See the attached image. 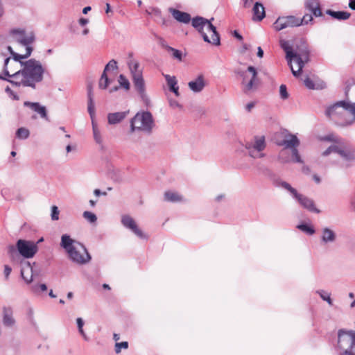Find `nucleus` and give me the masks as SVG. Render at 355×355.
<instances>
[{
  "label": "nucleus",
  "instance_id": "nucleus-1",
  "mask_svg": "<svg viewBox=\"0 0 355 355\" xmlns=\"http://www.w3.org/2000/svg\"><path fill=\"white\" fill-rule=\"evenodd\" d=\"M325 114L340 126H348L355 122V105L345 101H338L327 107Z\"/></svg>",
  "mask_w": 355,
  "mask_h": 355
},
{
  "label": "nucleus",
  "instance_id": "nucleus-2",
  "mask_svg": "<svg viewBox=\"0 0 355 355\" xmlns=\"http://www.w3.org/2000/svg\"><path fill=\"white\" fill-rule=\"evenodd\" d=\"M21 75L16 76L19 78V87H35L37 83L42 80L44 69L40 61L31 59L21 64Z\"/></svg>",
  "mask_w": 355,
  "mask_h": 355
},
{
  "label": "nucleus",
  "instance_id": "nucleus-3",
  "mask_svg": "<svg viewBox=\"0 0 355 355\" xmlns=\"http://www.w3.org/2000/svg\"><path fill=\"white\" fill-rule=\"evenodd\" d=\"M322 142L320 146L322 147V142L330 141L334 144L329 146L326 150L321 153L322 157H327L332 153H336L342 159V162L339 164L341 166H345V162H349L355 159V149L350 146L345 145L343 141L338 137L333 134L320 138Z\"/></svg>",
  "mask_w": 355,
  "mask_h": 355
},
{
  "label": "nucleus",
  "instance_id": "nucleus-4",
  "mask_svg": "<svg viewBox=\"0 0 355 355\" xmlns=\"http://www.w3.org/2000/svg\"><path fill=\"white\" fill-rule=\"evenodd\" d=\"M60 246L66 251L69 259L77 264H85L91 259V257L84 245L73 239L68 234L62 236Z\"/></svg>",
  "mask_w": 355,
  "mask_h": 355
},
{
  "label": "nucleus",
  "instance_id": "nucleus-5",
  "mask_svg": "<svg viewBox=\"0 0 355 355\" xmlns=\"http://www.w3.org/2000/svg\"><path fill=\"white\" fill-rule=\"evenodd\" d=\"M192 26L201 35L205 42L212 45H220V36L216 27L210 20L201 17H194L191 21Z\"/></svg>",
  "mask_w": 355,
  "mask_h": 355
},
{
  "label": "nucleus",
  "instance_id": "nucleus-6",
  "mask_svg": "<svg viewBox=\"0 0 355 355\" xmlns=\"http://www.w3.org/2000/svg\"><path fill=\"white\" fill-rule=\"evenodd\" d=\"M192 26L201 35L205 42L212 45H220V36L216 27L210 20L201 17H194L191 21Z\"/></svg>",
  "mask_w": 355,
  "mask_h": 355
},
{
  "label": "nucleus",
  "instance_id": "nucleus-7",
  "mask_svg": "<svg viewBox=\"0 0 355 355\" xmlns=\"http://www.w3.org/2000/svg\"><path fill=\"white\" fill-rule=\"evenodd\" d=\"M192 26L201 35L205 42L212 45H220V36L216 27L210 20L201 17H194L191 21Z\"/></svg>",
  "mask_w": 355,
  "mask_h": 355
},
{
  "label": "nucleus",
  "instance_id": "nucleus-8",
  "mask_svg": "<svg viewBox=\"0 0 355 355\" xmlns=\"http://www.w3.org/2000/svg\"><path fill=\"white\" fill-rule=\"evenodd\" d=\"M280 46L286 52V58L290 66L292 73L294 76L299 77L301 75L304 63L307 61L306 53L299 54L293 51L289 42L286 40H281Z\"/></svg>",
  "mask_w": 355,
  "mask_h": 355
},
{
  "label": "nucleus",
  "instance_id": "nucleus-9",
  "mask_svg": "<svg viewBox=\"0 0 355 355\" xmlns=\"http://www.w3.org/2000/svg\"><path fill=\"white\" fill-rule=\"evenodd\" d=\"M155 126L153 117L148 111L138 112L130 121V132L149 134Z\"/></svg>",
  "mask_w": 355,
  "mask_h": 355
},
{
  "label": "nucleus",
  "instance_id": "nucleus-10",
  "mask_svg": "<svg viewBox=\"0 0 355 355\" xmlns=\"http://www.w3.org/2000/svg\"><path fill=\"white\" fill-rule=\"evenodd\" d=\"M336 348L340 352L339 355H355V330L338 329Z\"/></svg>",
  "mask_w": 355,
  "mask_h": 355
},
{
  "label": "nucleus",
  "instance_id": "nucleus-11",
  "mask_svg": "<svg viewBox=\"0 0 355 355\" xmlns=\"http://www.w3.org/2000/svg\"><path fill=\"white\" fill-rule=\"evenodd\" d=\"M8 49L12 55L13 59L10 60V58H8L5 60L3 69L4 73L11 78V79L8 80V81L15 86H18L19 83V78H17L16 76H18L19 74L21 75V64L24 63L21 62V60L26 58L27 57H21L23 56L22 54L15 53L10 46H8Z\"/></svg>",
  "mask_w": 355,
  "mask_h": 355
},
{
  "label": "nucleus",
  "instance_id": "nucleus-12",
  "mask_svg": "<svg viewBox=\"0 0 355 355\" xmlns=\"http://www.w3.org/2000/svg\"><path fill=\"white\" fill-rule=\"evenodd\" d=\"M10 34L13 40L26 47V52L22 54V57H29L33 51L31 44L35 40L34 33L32 31L26 32L24 29L17 28L12 30Z\"/></svg>",
  "mask_w": 355,
  "mask_h": 355
},
{
  "label": "nucleus",
  "instance_id": "nucleus-13",
  "mask_svg": "<svg viewBox=\"0 0 355 355\" xmlns=\"http://www.w3.org/2000/svg\"><path fill=\"white\" fill-rule=\"evenodd\" d=\"M266 146V139L263 135L254 136L245 144L248 155L254 159L262 158L265 156L263 150Z\"/></svg>",
  "mask_w": 355,
  "mask_h": 355
},
{
  "label": "nucleus",
  "instance_id": "nucleus-14",
  "mask_svg": "<svg viewBox=\"0 0 355 355\" xmlns=\"http://www.w3.org/2000/svg\"><path fill=\"white\" fill-rule=\"evenodd\" d=\"M280 185L291 193L293 198L299 202L301 207L312 212H320V211L315 207L314 202L311 199L299 193L297 190L292 187L288 183L282 182Z\"/></svg>",
  "mask_w": 355,
  "mask_h": 355
},
{
  "label": "nucleus",
  "instance_id": "nucleus-15",
  "mask_svg": "<svg viewBox=\"0 0 355 355\" xmlns=\"http://www.w3.org/2000/svg\"><path fill=\"white\" fill-rule=\"evenodd\" d=\"M239 74L242 78L241 85L245 93L252 92L257 88V72L254 67L249 66L246 70L240 71Z\"/></svg>",
  "mask_w": 355,
  "mask_h": 355
},
{
  "label": "nucleus",
  "instance_id": "nucleus-16",
  "mask_svg": "<svg viewBox=\"0 0 355 355\" xmlns=\"http://www.w3.org/2000/svg\"><path fill=\"white\" fill-rule=\"evenodd\" d=\"M300 144V141L297 137L294 135H288L279 144L280 146H283L285 148H291L292 150V157L291 161L294 162H302L300 156L298 154V151L296 147Z\"/></svg>",
  "mask_w": 355,
  "mask_h": 355
},
{
  "label": "nucleus",
  "instance_id": "nucleus-17",
  "mask_svg": "<svg viewBox=\"0 0 355 355\" xmlns=\"http://www.w3.org/2000/svg\"><path fill=\"white\" fill-rule=\"evenodd\" d=\"M17 248L19 254L26 259L33 257L38 250L37 243L33 241L22 239L17 241Z\"/></svg>",
  "mask_w": 355,
  "mask_h": 355
},
{
  "label": "nucleus",
  "instance_id": "nucleus-18",
  "mask_svg": "<svg viewBox=\"0 0 355 355\" xmlns=\"http://www.w3.org/2000/svg\"><path fill=\"white\" fill-rule=\"evenodd\" d=\"M302 21L294 16L279 17L273 24L275 31H279L289 27L300 26Z\"/></svg>",
  "mask_w": 355,
  "mask_h": 355
},
{
  "label": "nucleus",
  "instance_id": "nucleus-19",
  "mask_svg": "<svg viewBox=\"0 0 355 355\" xmlns=\"http://www.w3.org/2000/svg\"><path fill=\"white\" fill-rule=\"evenodd\" d=\"M337 238V234L333 227H324L320 230V239L322 244H332L336 241Z\"/></svg>",
  "mask_w": 355,
  "mask_h": 355
},
{
  "label": "nucleus",
  "instance_id": "nucleus-20",
  "mask_svg": "<svg viewBox=\"0 0 355 355\" xmlns=\"http://www.w3.org/2000/svg\"><path fill=\"white\" fill-rule=\"evenodd\" d=\"M113 82L114 78L111 77L110 73L103 72L98 81V87L101 89H107L109 93L115 92L119 87L116 85L112 87L111 85Z\"/></svg>",
  "mask_w": 355,
  "mask_h": 355
},
{
  "label": "nucleus",
  "instance_id": "nucleus-21",
  "mask_svg": "<svg viewBox=\"0 0 355 355\" xmlns=\"http://www.w3.org/2000/svg\"><path fill=\"white\" fill-rule=\"evenodd\" d=\"M207 85V80L203 74H198L195 78L188 83L189 89L194 93L201 92Z\"/></svg>",
  "mask_w": 355,
  "mask_h": 355
},
{
  "label": "nucleus",
  "instance_id": "nucleus-22",
  "mask_svg": "<svg viewBox=\"0 0 355 355\" xmlns=\"http://www.w3.org/2000/svg\"><path fill=\"white\" fill-rule=\"evenodd\" d=\"M121 223L123 226L128 229H130L132 232H134L137 236L140 238H144L145 236L141 232V230L139 229L136 222L132 218L129 216H123L121 218Z\"/></svg>",
  "mask_w": 355,
  "mask_h": 355
},
{
  "label": "nucleus",
  "instance_id": "nucleus-23",
  "mask_svg": "<svg viewBox=\"0 0 355 355\" xmlns=\"http://www.w3.org/2000/svg\"><path fill=\"white\" fill-rule=\"evenodd\" d=\"M132 79L135 88L139 96L144 101L147 102L148 98L146 93L145 82L143 76H136V78Z\"/></svg>",
  "mask_w": 355,
  "mask_h": 355
},
{
  "label": "nucleus",
  "instance_id": "nucleus-24",
  "mask_svg": "<svg viewBox=\"0 0 355 355\" xmlns=\"http://www.w3.org/2000/svg\"><path fill=\"white\" fill-rule=\"evenodd\" d=\"M168 11L173 17L179 22L188 24L191 21V16L187 12H182L173 8H170Z\"/></svg>",
  "mask_w": 355,
  "mask_h": 355
},
{
  "label": "nucleus",
  "instance_id": "nucleus-25",
  "mask_svg": "<svg viewBox=\"0 0 355 355\" xmlns=\"http://www.w3.org/2000/svg\"><path fill=\"white\" fill-rule=\"evenodd\" d=\"M129 114V111L117 112L107 114L108 123L114 125L121 122Z\"/></svg>",
  "mask_w": 355,
  "mask_h": 355
},
{
  "label": "nucleus",
  "instance_id": "nucleus-26",
  "mask_svg": "<svg viewBox=\"0 0 355 355\" xmlns=\"http://www.w3.org/2000/svg\"><path fill=\"white\" fill-rule=\"evenodd\" d=\"M345 96L347 98L346 102L351 103L353 105H355V83H347L345 90Z\"/></svg>",
  "mask_w": 355,
  "mask_h": 355
},
{
  "label": "nucleus",
  "instance_id": "nucleus-27",
  "mask_svg": "<svg viewBox=\"0 0 355 355\" xmlns=\"http://www.w3.org/2000/svg\"><path fill=\"white\" fill-rule=\"evenodd\" d=\"M21 275L26 284H30L33 282V268L30 263L27 262L21 268Z\"/></svg>",
  "mask_w": 355,
  "mask_h": 355
},
{
  "label": "nucleus",
  "instance_id": "nucleus-28",
  "mask_svg": "<svg viewBox=\"0 0 355 355\" xmlns=\"http://www.w3.org/2000/svg\"><path fill=\"white\" fill-rule=\"evenodd\" d=\"M253 20L261 21L265 17V8L261 3H256L252 9Z\"/></svg>",
  "mask_w": 355,
  "mask_h": 355
},
{
  "label": "nucleus",
  "instance_id": "nucleus-29",
  "mask_svg": "<svg viewBox=\"0 0 355 355\" xmlns=\"http://www.w3.org/2000/svg\"><path fill=\"white\" fill-rule=\"evenodd\" d=\"M24 105L30 107L33 110L37 112L41 117L47 119L46 110L44 106L40 105L38 103L31 102H25Z\"/></svg>",
  "mask_w": 355,
  "mask_h": 355
},
{
  "label": "nucleus",
  "instance_id": "nucleus-30",
  "mask_svg": "<svg viewBox=\"0 0 355 355\" xmlns=\"http://www.w3.org/2000/svg\"><path fill=\"white\" fill-rule=\"evenodd\" d=\"M164 77L169 87L170 90L173 92L176 96H179V87L178 85V81L176 78L175 76H171L170 75H165Z\"/></svg>",
  "mask_w": 355,
  "mask_h": 355
},
{
  "label": "nucleus",
  "instance_id": "nucleus-31",
  "mask_svg": "<svg viewBox=\"0 0 355 355\" xmlns=\"http://www.w3.org/2000/svg\"><path fill=\"white\" fill-rule=\"evenodd\" d=\"M128 67L130 71L132 78H136V76H142V71L139 69V63L137 60H130L128 62Z\"/></svg>",
  "mask_w": 355,
  "mask_h": 355
},
{
  "label": "nucleus",
  "instance_id": "nucleus-32",
  "mask_svg": "<svg viewBox=\"0 0 355 355\" xmlns=\"http://www.w3.org/2000/svg\"><path fill=\"white\" fill-rule=\"evenodd\" d=\"M164 200L168 202H177L183 200V197L173 191H167L164 193Z\"/></svg>",
  "mask_w": 355,
  "mask_h": 355
},
{
  "label": "nucleus",
  "instance_id": "nucleus-33",
  "mask_svg": "<svg viewBox=\"0 0 355 355\" xmlns=\"http://www.w3.org/2000/svg\"><path fill=\"white\" fill-rule=\"evenodd\" d=\"M88 112L90 115L92 123L93 120H95V105L93 99V94L92 89L90 88L88 91Z\"/></svg>",
  "mask_w": 355,
  "mask_h": 355
},
{
  "label": "nucleus",
  "instance_id": "nucleus-34",
  "mask_svg": "<svg viewBox=\"0 0 355 355\" xmlns=\"http://www.w3.org/2000/svg\"><path fill=\"white\" fill-rule=\"evenodd\" d=\"M92 125L93 137H94V141H96V144H98L99 145H102L103 139V137H102L101 130L98 126V124H97V122L96 121V120H93V123H92Z\"/></svg>",
  "mask_w": 355,
  "mask_h": 355
},
{
  "label": "nucleus",
  "instance_id": "nucleus-35",
  "mask_svg": "<svg viewBox=\"0 0 355 355\" xmlns=\"http://www.w3.org/2000/svg\"><path fill=\"white\" fill-rule=\"evenodd\" d=\"M3 322L4 325L8 327H11L15 323V320L12 315V310L10 308L3 309Z\"/></svg>",
  "mask_w": 355,
  "mask_h": 355
},
{
  "label": "nucleus",
  "instance_id": "nucleus-36",
  "mask_svg": "<svg viewBox=\"0 0 355 355\" xmlns=\"http://www.w3.org/2000/svg\"><path fill=\"white\" fill-rule=\"evenodd\" d=\"M306 5L315 17L321 15L319 4L316 0H308Z\"/></svg>",
  "mask_w": 355,
  "mask_h": 355
},
{
  "label": "nucleus",
  "instance_id": "nucleus-37",
  "mask_svg": "<svg viewBox=\"0 0 355 355\" xmlns=\"http://www.w3.org/2000/svg\"><path fill=\"white\" fill-rule=\"evenodd\" d=\"M327 13L331 15L332 17L339 20L347 19L350 16L349 12L345 11L328 10Z\"/></svg>",
  "mask_w": 355,
  "mask_h": 355
},
{
  "label": "nucleus",
  "instance_id": "nucleus-38",
  "mask_svg": "<svg viewBox=\"0 0 355 355\" xmlns=\"http://www.w3.org/2000/svg\"><path fill=\"white\" fill-rule=\"evenodd\" d=\"M31 291L37 295H39L42 292H45L47 290V286L45 284H35L30 288Z\"/></svg>",
  "mask_w": 355,
  "mask_h": 355
},
{
  "label": "nucleus",
  "instance_id": "nucleus-39",
  "mask_svg": "<svg viewBox=\"0 0 355 355\" xmlns=\"http://www.w3.org/2000/svg\"><path fill=\"white\" fill-rule=\"evenodd\" d=\"M118 83L119 87L123 88L125 91H128L130 88V83L129 80L123 74H120L118 78Z\"/></svg>",
  "mask_w": 355,
  "mask_h": 355
},
{
  "label": "nucleus",
  "instance_id": "nucleus-40",
  "mask_svg": "<svg viewBox=\"0 0 355 355\" xmlns=\"http://www.w3.org/2000/svg\"><path fill=\"white\" fill-rule=\"evenodd\" d=\"M297 228L309 235H313L315 233V229L311 225L300 224Z\"/></svg>",
  "mask_w": 355,
  "mask_h": 355
},
{
  "label": "nucleus",
  "instance_id": "nucleus-41",
  "mask_svg": "<svg viewBox=\"0 0 355 355\" xmlns=\"http://www.w3.org/2000/svg\"><path fill=\"white\" fill-rule=\"evenodd\" d=\"M76 323H77L79 333L80 334V335L83 336V339L85 341H88L89 338L87 337V336L86 335V334L85 333V331L83 330V325H84L83 320L81 318H78L76 319Z\"/></svg>",
  "mask_w": 355,
  "mask_h": 355
},
{
  "label": "nucleus",
  "instance_id": "nucleus-42",
  "mask_svg": "<svg viewBox=\"0 0 355 355\" xmlns=\"http://www.w3.org/2000/svg\"><path fill=\"white\" fill-rule=\"evenodd\" d=\"M29 136V130L24 128H20L17 131V137L19 139H26Z\"/></svg>",
  "mask_w": 355,
  "mask_h": 355
},
{
  "label": "nucleus",
  "instance_id": "nucleus-43",
  "mask_svg": "<svg viewBox=\"0 0 355 355\" xmlns=\"http://www.w3.org/2000/svg\"><path fill=\"white\" fill-rule=\"evenodd\" d=\"M304 85L309 89H318L319 87L317 84H315L313 80H311L310 78L306 77L304 80Z\"/></svg>",
  "mask_w": 355,
  "mask_h": 355
},
{
  "label": "nucleus",
  "instance_id": "nucleus-44",
  "mask_svg": "<svg viewBox=\"0 0 355 355\" xmlns=\"http://www.w3.org/2000/svg\"><path fill=\"white\" fill-rule=\"evenodd\" d=\"M317 293L320 295V297L327 302L329 305H332V300L330 297V294L324 291H318Z\"/></svg>",
  "mask_w": 355,
  "mask_h": 355
},
{
  "label": "nucleus",
  "instance_id": "nucleus-45",
  "mask_svg": "<svg viewBox=\"0 0 355 355\" xmlns=\"http://www.w3.org/2000/svg\"><path fill=\"white\" fill-rule=\"evenodd\" d=\"M83 217L90 223H95L97 220L96 216L94 213L88 211L83 213Z\"/></svg>",
  "mask_w": 355,
  "mask_h": 355
},
{
  "label": "nucleus",
  "instance_id": "nucleus-46",
  "mask_svg": "<svg viewBox=\"0 0 355 355\" xmlns=\"http://www.w3.org/2000/svg\"><path fill=\"white\" fill-rule=\"evenodd\" d=\"M117 68V63L114 60H110L105 66L103 72L110 73V70H114Z\"/></svg>",
  "mask_w": 355,
  "mask_h": 355
},
{
  "label": "nucleus",
  "instance_id": "nucleus-47",
  "mask_svg": "<svg viewBox=\"0 0 355 355\" xmlns=\"http://www.w3.org/2000/svg\"><path fill=\"white\" fill-rule=\"evenodd\" d=\"M169 51L172 53V56L177 59L179 61H182V53L180 50L175 49L174 48L170 47Z\"/></svg>",
  "mask_w": 355,
  "mask_h": 355
},
{
  "label": "nucleus",
  "instance_id": "nucleus-48",
  "mask_svg": "<svg viewBox=\"0 0 355 355\" xmlns=\"http://www.w3.org/2000/svg\"><path fill=\"white\" fill-rule=\"evenodd\" d=\"M128 347V343L126 341L121 342V343H116L115 344V352L116 354H119L121 352L122 349H127Z\"/></svg>",
  "mask_w": 355,
  "mask_h": 355
},
{
  "label": "nucleus",
  "instance_id": "nucleus-49",
  "mask_svg": "<svg viewBox=\"0 0 355 355\" xmlns=\"http://www.w3.org/2000/svg\"><path fill=\"white\" fill-rule=\"evenodd\" d=\"M60 211L57 206L53 205L51 207V217L53 220H58L59 219Z\"/></svg>",
  "mask_w": 355,
  "mask_h": 355
},
{
  "label": "nucleus",
  "instance_id": "nucleus-50",
  "mask_svg": "<svg viewBox=\"0 0 355 355\" xmlns=\"http://www.w3.org/2000/svg\"><path fill=\"white\" fill-rule=\"evenodd\" d=\"M279 94L282 99H286L288 97L287 89L285 85H282L279 87Z\"/></svg>",
  "mask_w": 355,
  "mask_h": 355
},
{
  "label": "nucleus",
  "instance_id": "nucleus-51",
  "mask_svg": "<svg viewBox=\"0 0 355 355\" xmlns=\"http://www.w3.org/2000/svg\"><path fill=\"white\" fill-rule=\"evenodd\" d=\"M6 92L11 98L14 100L19 99L18 96L15 93H14L13 91L9 87H7L6 88Z\"/></svg>",
  "mask_w": 355,
  "mask_h": 355
},
{
  "label": "nucleus",
  "instance_id": "nucleus-52",
  "mask_svg": "<svg viewBox=\"0 0 355 355\" xmlns=\"http://www.w3.org/2000/svg\"><path fill=\"white\" fill-rule=\"evenodd\" d=\"M313 19L311 15H305L300 21H302V24H306Z\"/></svg>",
  "mask_w": 355,
  "mask_h": 355
},
{
  "label": "nucleus",
  "instance_id": "nucleus-53",
  "mask_svg": "<svg viewBox=\"0 0 355 355\" xmlns=\"http://www.w3.org/2000/svg\"><path fill=\"white\" fill-rule=\"evenodd\" d=\"M170 106L173 108L182 109V105L175 100L169 101Z\"/></svg>",
  "mask_w": 355,
  "mask_h": 355
},
{
  "label": "nucleus",
  "instance_id": "nucleus-54",
  "mask_svg": "<svg viewBox=\"0 0 355 355\" xmlns=\"http://www.w3.org/2000/svg\"><path fill=\"white\" fill-rule=\"evenodd\" d=\"M12 271V269L10 266L6 265L4 266V274H5V276H6V278L8 279L10 272Z\"/></svg>",
  "mask_w": 355,
  "mask_h": 355
},
{
  "label": "nucleus",
  "instance_id": "nucleus-55",
  "mask_svg": "<svg viewBox=\"0 0 355 355\" xmlns=\"http://www.w3.org/2000/svg\"><path fill=\"white\" fill-rule=\"evenodd\" d=\"M255 106V103L254 102H250L248 103H247L245 105V110L248 111V112H250L252 110V109Z\"/></svg>",
  "mask_w": 355,
  "mask_h": 355
},
{
  "label": "nucleus",
  "instance_id": "nucleus-56",
  "mask_svg": "<svg viewBox=\"0 0 355 355\" xmlns=\"http://www.w3.org/2000/svg\"><path fill=\"white\" fill-rule=\"evenodd\" d=\"M89 22L88 19H85V18H80L79 19V24L81 26H85L86 24H87Z\"/></svg>",
  "mask_w": 355,
  "mask_h": 355
},
{
  "label": "nucleus",
  "instance_id": "nucleus-57",
  "mask_svg": "<svg viewBox=\"0 0 355 355\" xmlns=\"http://www.w3.org/2000/svg\"><path fill=\"white\" fill-rule=\"evenodd\" d=\"M257 56L260 58H263V51L260 46L257 48Z\"/></svg>",
  "mask_w": 355,
  "mask_h": 355
},
{
  "label": "nucleus",
  "instance_id": "nucleus-58",
  "mask_svg": "<svg viewBox=\"0 0 355 355\" xmlns=\"http://www.w3.org/2000/svg\"><path fill=\"white\" fill-rule=\"evenodd\" d=\"M250 46L249 44H243L241 52L242 53H244L247 50H248Z\"/></svg>",
  "mask_w": 355,
  "mask_h": 355
},
{
  "label": "nucleus",
  "instance_id": "nucleus-59",
  "mask_svg": "<svg viewBox=\"0 0 355 355\" xmlns=\"http://www.w3.org/2000/svg\"><path fill=\"white\" fill-rule=\"evenodd\" d=\"M349 6L351 9L355 10V0H349Z\"/></svg>",
  "mask_w": 355,
  "mask_h": 355
},
{
  "label": "nucleus",
  "instance_id": "nucleus-60",
  "mask_svg": "<svg viewBox=\"0 0 355 355\" xmlns=\"http://www.w3.org/2000/svg\"><path fill=\"white\" fill-rule=\"evenodd\" d=\"M244 7H249L251 4L252 0H243Z\"/></svg>",
  "mask_w": 355,
  "mask_h": 355
},
{
  "label": "nucleus",
  "instance_id": "nucleus-61",
  "mask_svg": "<svg viewBox=\"0 0 355 355\" xmlns=\"http://www.w3.org/2000/svg\"><path fill=\"white\" fill-rule=\"evenodd\" d=\"M287 153V150H283L281 153H280V157L281 159H282L284 162H288V160L287 159H284V155H286Z\"/></svg>",
  "mask_w": 355,
  "mask_h": 355
},
{
  "label": "nucleus",
  "instance_id": "nucleus-62",
  "mask_svg": "<svg viewBox=\"0 0 355 355\" xmlns=\"http://www.w3.org/2000/svg\"><path fill=\"white\" fill-rule=\"evenodd\" d=\"M90 10H91V7L90 6H87V7H85L83 8V14H87Z\"/></svg>",
  "mask_w": 355,
  "mask_h": 355
},
{
  "label": "nucleus",
  "instance_id": "nucleus-63",
  "mask_svg": "<svg viewBox=\"0 0 355 355\" xmlns=\"http://www.w3.org/2000/svg\"><path fill=\"white\" fill-rule=\"evenodd\" d=\"M113 338L115 341H118L120 339V336L117 334H114Z\"/></svg>",
  "mask_w": 355,
  "mask_h": 355
},
{
  "label": "nucleus",
  "instance_id": "nucleus-64",
  "mask_svg": "<svg viewBox=\"0 0 355 355\" xmlns=\"http://www.w3.org/2000/svg\"><path fill=\"white\" fill-rule=\"evenodd\" d=\"M351 207L354 210H355V200H352L351 202Z\"/></svg>",
  "mask_w": 355,
  "mask_h": 355
}]
</instances>
